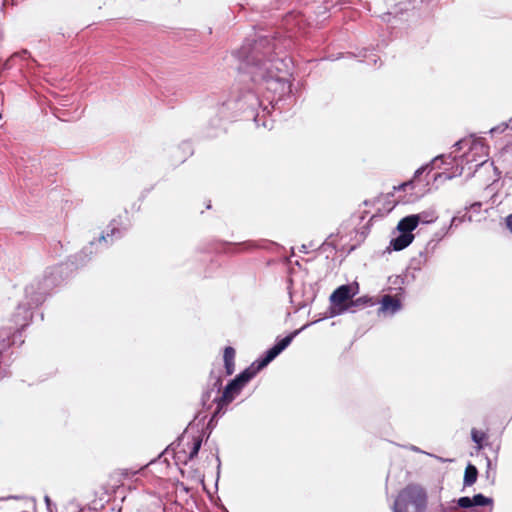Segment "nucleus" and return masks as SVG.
<instances>
[{"label": "nucleus", "mask_w": 512, "mask_h": 512, "mask_svg": "<svg viewBox=\"0 0 512 512\" xmlns=\"http://www.w3.org/2000/svg\"><path fill=\"white\" fill-rule=\"evenodd\" d=\"M215 385H221V380L217 379Z\"/></svg>", "instance_id": "nucleus-35"}, {"label": "nucleus", "mask_w": 512, "mask_h": 512, "mask_svg": "<svg viewBox=\"0 0 512 512\" xmlns=\"http://www.w3.org/2000/svg\"><path fill=\"white\" fill-rule=\"evenodd\" d=\"M491 460L489 458H487V468L490 469L491 468Z\"/></svg>", "instance_id": "nucleus-34"}, {"label": "nucleus", "mask_w": 512, "mask_h": 512, "mask_svg": "<svg viewBox=\"0 0 512 512\" xmlns=\"http://www.w3.org/2000/svg\"><path fill=\"white\" fill-rule=\"evenodd\" d=\"M447 233H448V229H442L441 232L435 234V237H437V239L440 240Z\"/></svg>", "instance_id": "nucleus-26"}, {"label": "nucleus", "mask_w": 512, "mask_h": 512, "mask_svg": "<svg viewBox=\"0 0 512 512\" xmlns=\"http://www.w3.org/2000/svg\"><path fill=\"white\" fill-rule=\"evenodd\" d=\"M457 218L456 217H453L452 220H451V224L450 226L447 228L448 230L451 229L453 227V225H455V222H456Z\"/></svg>", "instance_id": "nucleus-31"}, {"label": "nucleus", "mask_w": 512, "mask_h": 512, "mask_svg": "<svg viewBox=\"0 0 512 512\" xmlns=\"http://www.w3.org/2000/svg\"><path fill=\"white\" fill-rule=\"evenodd\" d=\"M441 179L450 180V179H452V176L451 175H446L444 173H438V174L435 175V178H434L435 181H438V180H441Z\"/></svg>", "instance_id": "nucleus-23"}, {"label": "nucleus", "mask_w": 512, "mask_h": 512, "mask_svg": "<svg viewBox=\"0 0 512 512\" xmlns=\"http://www.w3.org/2000/svg\"><path fill=\"white\" fill-rule=\"evenodd\" d=\"M26 296L29 301L25 304H19L17 313L14 316V323L16 326L24 327L31 317L30 308L34 305L40 304L44 300L43 292H35L34 287L31 285L25 289Z\"/></svg>", "instance_id": "nucleus-5"}, {"label": "nucleus", "mask_w": 512, "mask_h": 512, "mask_svg": "<svg viewBox=\"0 0 512 512\" xmlns=\"http://www.w3.org/2000/svg\"><path fill=\"white\" fill-rule=\"evenodd\" d=\"M224 362H234L235 358V349L231 346H228L224 349Z\"/></svg>", "instance_id": "nucleus-18"}, {"label": "nucleus", "mask_w": 512, "mask_h": 512, "mask_svg": "<svg viewBox=\"0 0 512 512\" xmlns=\"http://www.w3.org/2000/svg\"><path fill=\"white\" fill-rule=\"evenodd\" d=\"M477 477H478L477 468L472 464H468V466L465 469V473H464V485L465 486L473 485L476 482Z\"/></svg>", "instance_id": "nucleus-12"}, {"label": "nucleus", "mask_w": 512, "mask_h": 512, "mask_svg": "<svg viewBox=\"0 0 512 512\" xmlns=\"http://www.w3.org/2000/svg\"><path fill=\"white\" fill-rule=\"evenodd\" d=\"M473 507L492 505L493 499L479 493L471 497Z\"/></svg>", "instance_id": "nucleus-13"}, {"label": "nucleus", "mask_w": 512, "mask_h": 512, "mask_svg": "<svg viewBox=\"0 0 512 512\" xmlns=\"http://www.w3.org/2000/svg\"><path fill=\"white\" fill-rule=\"evenodd\" d=\"M110 230L105 234H102L97 241H91L88 246L84 247L83 250L79 253L77 257L80 258V264H84L85 261L89 258V255L93 253V246L95 244H112L114 241V236L117 238L121 236L120 229L116 226L115 221L110 224Z\"/></svg>", "instance_id": "nucleus-7"}, {"label": "nucleus", "mask_w": 512, "mask_h": 512, "mask_svg": "<svg viewBox=\"0 0 512 512\" xmlns=\"http://www.w3.org/2000/svg\"><path fill=\"white\" fill-rule=\"evenodd\" d=\"M201 444H202V440L200 438L194 439L192 449H191V451L189 453V459L190 460L198 455L199 450L201 448Z\"/></svg>", "instance_id": "nucleus-17"}, {"label": "nucleus", "mask_w": 512, "mask_h": 512, "mask_svg": "<svg viewBox=\"0 0 512 512\" xmlns=\"http://www.w3.org/2000/svg\"><path fill=\"white\" fill-rule=\"evenodd\" d=\"M470 149L475 153H477L478 151L481 152L482 157H486L488 155V147L480 139L473 140Z\"/></svg>", "instance_id": "nucleus-14"}, {"label": "nucleus", "mask_w": 512, "mask_h": 512, "mask_svg": "<svg viewBox=\"0 0 512 512\" xmlns=\"http://www.w3.org/2000/svg\"><path fill=\"white\" fill-rule=\"evenodd\" d=\"M465 142H466L465 140H459V141H457V142L454 144V147L456 148V150H460V149H462L463 144H464Z\"/></svg>", "instance_id": "nucleus-27"}, {"label": "nucleus", "mask_w": 512, "mask_h": 512, "mask_svg": "<svg viewBox=\"0 0 512 512\" xmlns=\"http://www.w3.org/2000/svg\"><path fill=\"white\" fill-rule=\"evenodd\" d=\"M44 501H45V503H46V505H47L48 510L51 512L50 507H51L52 501H51V499L49 498V496H47V495H46V496L44 497Z\"/></svg>", "instance_id": "nucleus-29"}, {"label": "nucleus", "mask_w": 512, "mask_h": 512, "mask_svg": "<svg viewBox=\"0 0 512 512\" xmlns=\"http://www.w3.org/2000/svg\"><path fill=\"white\" fill-rule=\"evenodd\" d=\"M447 157H448V158H452V160H455V157H452V155H451V154H449V155H445V157H444L443 161H441V164H444V163H445V159H446Z\"/></svg>", "instance_id": "nucleus-32"}, {"label": "nucleus", "mask_w": 512, "mask_h": 512, "mask_svg": "<svg viewBox=\"0 0 512 512\" xmlns=\"http://www.w3.org/2000/svg\"><path fill=\"white\" fill-rule=\"evenodd\" d=\"M242 388L243 387L236 383L234 379L229 381V383L224 388L221 397L218 399V405L215 414H217L223 407L230 404L234 400L235 396L240 393Z\"/></svg>", "instance_id": "nucleus-8"}, {"label": "nucleus", "mask_w": 512, "mask_h": 512, "mask_svg": "<svg viewBox=\"0 0 512 512\" xmlns=\"http://www.w3.org/2000/svg\"><path fill=\"white\" fill-rule=\"evenodd\" d=\"M426 503L425 490L419 485H409L397 496L393 512H424Z\"/></svg>", "instance_id": "nucleus-3"}, {"label": "nucleus", "mask_w": 512, "mask_h": 512, "mask_svg": "<svg viewBox=\"0 0 512 512\" xmlns=\"http://www.w3.org/2000/svg\"><path fill=\"white\" fill-rule=\"evenodd\" d=\"M437 219L435 212L423 211L418 214H411L402 218L397 224L399 235L390 241V247L395 251H401L408 247L414 240L413 231L417 226L422 224H429Z\"/></svg>", "instance_id": "nucleus-2"}, {"label": "nucleus", "mask_w": 512, "mask_h": 512, "mask_svg": "<svg viewBox=\"0 0 512 512\" xmlns=\"http://www.w3.org/2000/svg\"><path fill=\"white\" fill-rule=\"evenodd\" d=\"M290 299H291V302L292 303H295L296 306H297V310H300L302 308H304L305 306H307L308 302L312 299V297H308L306 298L305 300L303 301H296V293L295 292H292L290 291Z\"/></svg>", "instance_id": "nucleus-16"}, {"label": "nucleus", "mask_w": 512, "mask_h": 512, "mask_svg": "<svg viewBox=\"0 0 512 512\" xmlns=\"http://www.w3.org/2000/svg\"><path fill=\"white\" fill-rule=\"evenodd\" d=\"M9 347L8 342V333L0 334V357L2 356L3 352L6 351Z\"/></svg>", "instance_id": "nucleus-21"}, {"label": "nucleus", "mask_w": 512, "mask_h": 512, "mask_svg": "<svg viewBox=\"0 0 512 512\" xmlns=\"http://www.w3.org/2000/svg\"><path fill=\"white\" fill-rule=\"evenodd\" d=\"M278 48L274 39L265 35L248 39L237 51L238 70L250 77L255 84H266L268 90L281 88V93H290L291 84L278 76V72L287 67L284 59L272 58Z\"/></svg>", "instance_id": "nucleus-1"}, {"label": "nucleus", "mask_w": 512, "mask_h": 512, "mask_svg": "<svg viewBox=\"0 0 512 512\" xmlns=\"http://www.w3.org/2000/svg\"><path fill=\"white\" fill-rule=\"evenodd\" d=\"M457 505L460 508L467 509L473 507L471 497L464 496L457 500Z\"/></svg>", "instance_id": "nucleus-19"}, {"label": "nucleus", "mask_w": 512, "mask_h": 512, "mask_svg": "<svg viewBox=\"0 0 512 512\" xmlns=\"http://www.w3.org/2000/svg\"><path fill=\"white\" fill-rule=\"evenodd\" d=\"M481 202H474L470 205V209L473 211H478L481 208Z\"/></svg>", "instance_id": "nucleus-25"}, {"label": "nucleus", "mask_w": 512, "mask_h": 512, "mask_svg": "<svg viewBox=\"0 0 512 512\" xmlns=\"http://www.w3.org/2000/svg\"><path fill=\"white\" fill-rule=\"evenodd\" d=\"M224 366L228 375L234 372V362H224Z\"/></svg>", "instance_id": "nucleus-22"}, {"label": "nucleus", "mask_w": 512, "mask_h": 512, "mask_svg": "<svg viewBox=\"0 0 512 512\" xmlns=\"http://www.w3.org/2000/svg\"><path fill=\"white\" fill-rule=\"evenodd\" d=\"M307 325L303 326L300 330H295L289 335L277 341V343L269 348L265 355L258 360V369L265 368L271 363L279 354H281L292 342L294 337L303 330Z\"/></svg>", "instance_id": "nucleus-6"}, {"label": "nucleus", "mask_w": 512, "mask_h": 512, "mask_svg": "<svg viewBox=\"0 0 512 512\" xmlns=\"http://www.w3.org/2000/svg\"><path fill=\"white\" fill-rule=\"evenodd\" d=\"M356 293L357 288L355 289L351 285L339 286L330 296V316H337L347 311L354 304L351 300Z\"/></svg>", "instance_id": "nucleus-4"}, {"label": "nucleus", "mask_w": 512, "mask_h": 512, "mask_svg": "<svg viewBox=\"0 0 512 512\" xmlns=\"http://www.w3.org/2000/svg\"><path fill=\"white\" fill-rule=\"evenodd\" d=\"M401 309L400 300L391 295H384L380 302L378 315L392 316Z\"/></svg>", "instance_id": "nucleus-9"}, {"label": "nucleus", "mask_w": 512, "mask_h": 512, "mask_svg": "<svg viewBox=\"0 0 512 512\" xmlns=\"http://www.w3.org/2000/svg\"><path fill=\"white\" fill-rule=\"evenodd\" d=\"M261 369H258V360L252 364L250 368L245 369L243 372L238 374L234 380L236 383L244 387Z\"/></svg>", "instance_id": "nucleus-10"}, {"label": "nucleus", "mask_w": 512, "mask_h": 512, "mask_svg": "<svg viewBox=\"0 0 512 512\" xmlns=\"http://www.w3.org/2000/svg\"><path fill=\"white\" fill-rule=\"evenodd\" d=\"M412 183H413V180L408 181V182H404V183H402V184L399 186V189H400V190H405V189H406V187L411 186V185H412Z\"/></svg>", "instance_id": "nucleus-28"}, {"label": "nucleus", "mask_w": 512, "mask_h": 512, "mask_svg": "<svg viewBox=\"0 0 512 512\" xmlns=\"http://www.w3.org/2000/svg\"><path fill=\"white\" fill-rule=\"evenodd\" d=\"M28 51L27 50H22L20 52H16L14 54H12V56L6 60V62L4 63L3 67L4 68H9L10 67V62L16 58V57H19V58H25L27 55H28Z\"/></svg>", "instance_id": "nucleus-20"}, {"label": "nucleus", "mask_w": 512, "mask_h": 512, "mask_svg": "<svg viewBox=\"0 0 512 512\" xmlns=\"http://www.w3.org/2000/svg\"><path fill=\"white\" fill-rule=\"evenodd\" d=\"M471 438L478 445V449H481L482 442L486 439V433L473 428L471 430Z\"/></svg>", "instance_id": "nucleus-15"}, {"label": "nucleus", "mask_w": 512, "mask_h": 512, "mask_svg": "<svg viewBox=\"0 0 512 512\" xmlns=\"http://www.w3.org/2000/svg\"><path fill=\"white\" fill-rule=\"evenodd\" d=\"M485 162H486V160H485V159H481V160H479V163H478L476 166H481V165H483Z\"/></svg>", "instance_id": "nucleus-33"}, {"label": "nucleus", "mask_w": 512, "mask_h": 512, "mask_svg": "<svg viewBox=\"0 0 512 512\" xmlns=\"http://www.w3.org/2000/svg\"><path fill=\"white\" fill-rule=\"evenodd\" d=\"M505 222H506V226H507V228H508V229H509V231L512 233V214H510V215H508V216L506 217Z\"/></svg>", "instance_id": "nucleus-24"}, {"label": "nucleus", "mask_w": 512, "mask_h": 512, "mask_svg": "<svg viewBox=\"0 0 512 512\" xmlns=\"http://www.w3.org/2000/svg\"><path fill=\"white\" fill-rule=\"evenodd\" d=\"M434 241H435V240H434V239H432L431 241H429V242H428V244H427V249H428L429 247H431L432 249H434V248L436 247V243H434Z\"/></svg>", "instance_id": "nucleus-30"}, {"label": "nucleus", "mask_w": 512, "mask_h": 512, "mask_svg": "<svg viewBox=\"0 0 512 512\" xmlns=\"http://www.w3.org/2000/svg\"><path fill=\"white\" fill-rule=\"evenodd\" d=\"M444 157H445V154L438 155V156H436V157L431 161V163L426 164V165H424V166L420 167L419 169H417V170L415 171V173H414V177H413V179H417V178H419V177H420V175H422V174H423L426 170H428V169H429V170H432V169H434V168H439V167H440V165H438L437 163H438L439 161H443Z\"/></svg>", "instance_id": "nucleus-11"}]
</instances>
